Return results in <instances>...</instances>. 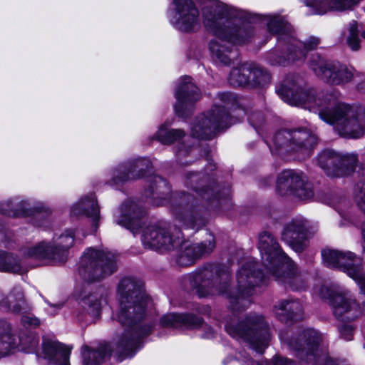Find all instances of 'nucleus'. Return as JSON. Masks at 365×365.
<instances>
[{
    "mask_svg": "<svg viewBox=\"0 0 365 365\" xmlns=\"http://www.w3.org/2000/svg\"><path fill=\"white\" fill-rule=\"evenodd\" d=\"M225 329L232 337L247 341L259 354L263 353L270 339L267 322L262 316L255 314H249L237 324L235 319L227 321Z\"/></svg>",
    "mask_w": 365,
    "mask_h": 365,
    "instance_id": "obj_6",
    "label": "nucleus"
},
{
    "mask_svg": "<svg viewBox=\"0 0 365 365\" xmlns=\"http://www.w3.org/2000/svg\"><path fill=\"white\" fill-rule=\"evenodd\" d=\"M250 68V85L264 86L270 81L269 73L255 63L248 64Z\"/></svg>",
    "mask_w": 365,
    "mask_h": 365,
    "instance_id": "obj_40",
    "label": "nucleus"
},
{
    "mask_svg": "<svg viewBox=\"0 0 365 365\" xmlns=\"http://www.w3.org/2000/svg\"><path fill=\"white\" fill-rule=\"evenodd\" d=\"M320 43V39L319 38L312 36L309 38L307 41L304 43V49L308 51L312 49H314L317 47V46Z\"/></svg>",
    "mask_w": 365,
    "mask_h": 365,
    "instance_id": "obj_48",
    "label": "nucleus"
},
{
    "mask_svg": "<svg viewBox=\"0 0 365 365\" xmlns=\"http://www.w3.org/2000/svg\"><path fill=\"white\" fill-rule=\"evenodd\" d=\"M116 269V256L113 253L92 247L86 250L78 267L80 275L88 282L100 281Z\"/></svg>",
    "mask_w": 365,
    "mask_h": 365,
    "instance_id": "obj_8",
    "label": "nucleus"
},
{
    "mask_svg": "<svg viewBox=\"0 0 365 365\" xmlns=\"http://www.w3.org/2000/svg\"><path fill=\"white\" fill-rule=\"evenodd\" d=\"M307 226L303 220L289 222L282 233V239L295 252H302L307 247Z\"/></svg>",
    "mask_w": 365,
    "mask_h": 365,
    "instance_id": "obj_22",
    "label": "nucleus"
},
{
    "mask_svg": "<svg viewBox=\"0 0 365 365\" xmlns=\"http://www.w3.org/2000/svg\"><path fill=\"white\" fill-rule=\"evenodd\" d=\"M309 67L319 78L331 85H344L353 78L352 72L345 66L329 61L318 55L312 56Z\"/></svg>",
    "mask_w": 365,
    "mask_h": 365,
    "instance_id": "obj_12",
    "label": "nucleus"
},
{
    "mask_svg": "<svg viewBox=\"0 0 365 365\" xmlns=\"http://www.w3.org/2000/svg\"><path fill=\"white\" fill-rule=\"evenodd\" d=\"M176 25L182 31H190L199 24V12L192 0H173Z\"/></svg>",
    "mask_w": 365,
    "mask_h": 365,
    "instance_id": "obj_20",
    "label": "nucleus"
},
{
    "mask_svg": "<svg viewBox=\"0 0 365 365\" xmlns=\"http://www.w3.org/2000/svg\"><path fill=\"white\" fill-rule=\"evenodd\" d=\"M2 267L0 271L12 272L22 274L27 272V268L22 265L19 258L13 254L4 252V259L2 260Z\"/></svg>",
    "mask_w": 365,
    "mask_h": 365,
    "instance_id": "obj_39",
    "label": "nucleus"
},
{
    "mask_svg": "<svg viewBox=\"0 0 365 365\" xmlns=\"http://www.w3.org/2000/svg\"><path fill=\"white\" fill-rule=\"evenodd\" d=\"M218 97L220 99V101L227 104L236 101V96L231 93H219Z\"/></svg>",
    "mask_w": 365,
    "mask_h": 365,
    "instance_id": "obj_50",
    "label": "nucleus"
},
{
    "mask_svg": "<svg viewBox=\"0 0 365 365\" xmlns=\"http://www.w3.org/2000/svg\"><path fill=\"white\" fill-rule=\"evenodd\" d=\"M160 323L163 327L191 329L199 327L202 319L192 314L170 313L163 315Z\"/></svg>",
    "mask_w": 365,
    "mask_h": 365,
    "instance_id": "obj_25",
    "label": "nucleus"
},
{
    "mask_svg": "<svg viewBox=\"0 0 365 365\" xmlns=\"http://www.w3.org/2000/svg\"><path fill=\"white\" fill-rule=\"evenodd\" d=\"M281 98L291 106H299L319 113V118L334 126L342 137L359 138L365 133V113L359 108L338 102L339 93H317L304 89L302 81L288 78L277 90Z\"/></svg>",
    "mask_w": 365,
    "mask_h": 365,
    "instance_id": "obj_1",
    "label": "nucleus"
},
{
    "mask_svg": "<svg viewBox=\"0 0 365 365\" xmlns=\"http://www.w3.org/2000/svg\"><path fill=\"white\" fill-rule=\"evenodd\" d=\"M215 247L214 237L210 235L209 238L205 242L185 247V250L180 256L178 262L182 265L192 264L195 258L211 253Z\"/></svg>",
    "mask_w": 365,
    "mask_h": 365,
    "instance_id": "obj_28",
    "label": "nucleus"
},
{
    "mask_svg": "<svg viewBox=\"0 0 365 365\" xmlns=\"http://www.w3.org/2000/svg\"><path fill=\"white\" fill-rule=\"evenodd\" d=\"M24 257L36 259H46L49 262H58L56 253L51 242L42 241L35 245L24 247L21 250Z\"/></svg>",
    "mask_w": 365,
    "mask_h": 365,
    "instance_id": "obj_32",
    "label": "nucleus"
},
{
    "mask_svg": "<svg viewBox=\"0 0 365 365\" xmlns=\"http://www.w3.org/2000/svg\"><path fill=\"white\" fill-rule=\"evenodd\" d=\"M43 349L46 356L51 362L58 365H70L71 348L58 342L45 341Z\"/></svg>",
    "mask_w": 365,
    "mask_h": 365,
    "instance_id": "obj_30",
    "label": "nucleus"
},
{
    "mask_svg": "<svg viewBox=\"0 0 365 365\" xmlns=\"http://www.w3.org/2000/svg\"><path fill=\"white\" fill-rule=\"evenodd\" d=\"M347 43L353 51H357L359 48V38L356 22H353L350 24Z\"/></svg>",
    "mask_w": 365,
    "mask_h": 365,
    "instance_id": "obj_43",
    "label": "nucleus"
},
{
    "mask_svg": "<svg viewBox=\"0 0 365 365\" xmlns=\"http://www.w3.org/2000/svg\"><path fill=\"white\" fill-rule=\"evenodd\" d=\"M354 200L358 207L365 213V183H359L356 185Z\"/></svg>",
    "mask_w": 365,
    "mask_h": 365,
    "instance_id": "obj_44",
    "label": "nucleus"
},
{
    "mask_svg": "<svg viewBox=\"0 0 365 365\" xmlns=\"http://www.w3.org/2000/svg\"><path fill=\"white\" fill-rule=\"evenodd\" d=\"M191 148L189 147V148H185L184 145H181L178 149V151H177V155L179 158H181V157H183V156H185L187 155L189 152L190 151Z\"/></svg>",
    "mask_w": 365,
    "mask_h": 365,
    "instance_id": "obj_52",
    "label": "nucleus"
},
{
    "mask_svg": "<svg viewBox=\"0 0 365 365\" xmlns=\"http://www.w3.org/2000/svg\"><path fill=\"white\" fill-rule=\"evenodd\" d=\"M267 29L269 33L272 34H279L280 38L283 34L290 36L292 33L291 25L283 18L280 16H267Z\"/></svg>",
    "mask_w": 365,
    "mask_h": 365,
    "instance_id": "obj_37",
    "label": "nucleus"
},
{
    "mask_svg": "<svg viewBox=\"0 0 365 365\" xmlns=\"http://www.w3.org/2000/svg\"><path fill=\"white\" fill-rule=\"evenodd\" d=\"M151 168L149 160L138 159L128 165H120L114 172L113 180L115 183H123L130 179L140 178L144 176L145 172Z\"/></svg>",
    "mask_w": 365,
    "mask_h": 365,
    "instance_id": "obj_23",
    "label": "nucleus"
},
{
    "mask_svg": "<svg viewBox=\"0 0 365 365\" xmlns=\"http://www.w3.org/2000/svg\"><path fill=\"white\" fill-rule=\"evenodd\" d=\"M144 211L132 200L125 201L115 213L116 224L130 230L135 234L141 227L140 219Z\"/></svg>",
    "mask_w": 365,
    "mask_h": 365,
    "instance_id": "obj_21",
    "label": "nucleus"
},
{
    "mask_svg": "<svg viewBox=\"0 0 365 365\" xmlns=\"http://www.w3.org/2000/svg\"><path fill=\"white\" fill-rule=\"evenodd\" d=\"M361 0H306V5L314 9V14L322 15L329 11L351 9Z\"/></svg>",
    "mask_w": 365,
    "mask_h": 365,
    "instance_id": "obj_26",
    "label": "nucleus"
},
{
    "mask_svg": "<svg viewBox=\"0 0 365 365\" xmlns=\"http://www.w3.org/2000/svg\"><path fill=\"white\" fill-rule=\"evenodd\" d=\"M75 236L76 230H66L51 242L58 262H65L67 260L68 250L74 245Z\"/></svg>",
    "mask_w": 365,
    "mask_h": 365,
    "instance_id": "obj_31",
    "label": "nucleus"
},
{
    "mask_svg": "<svg viewBox=\"0 0 365 365\" xmlns=\"http://www.w3.org/2000/svg\"><path fill=\"white\" fill-rule=\"evenodd\" d=\"M21 202L6 201L0 203V213L12 217H17L25 213L24 209L21 207Z\"/></svg>",
    "mask_w": 365,
    "mask_h": 365,
    "instance_id": "obj_42",
    "label": "nucleus"
},
{
    "mask_svg": "<svg viewBox=\"0 0 365 365\" xmlns=\"http://www.w3.org/2000/svg\"><path fill=\"white\" fill-rule=\"evenodd\" d=\"M322 256L325 266L343 271L356 283L365 278L361 259L354 252L324 249Z\"/></svg>",
    "mask_w": 365,
    "mask_h": 365,
    "instance_id": "obj_10",
    "label": "nucleus"
},
{
    "mask_svg": "<svg viewBox=\"0 0 365 365\" xmlns=\"http://www.w3.org/2000/svg\"><path fill=\"white\" fill-rule=\"evenodd\" d=\"M273 365H294V364L287 359V358H283L281 356H277L272 360Z\"/></svg>",
    "mask_w": 365,
    "mask_h": 365,
    "instance_id": "obj_51",
    "label": "nucleus"
},
{
    "mask_svg": "<svg viewBox=\"0 0 365 365\" xmlns=\"http://www.w3.org/2000/svg\"><path fill=\"white\" fill-rule=\"evenodd\" d=\"M142 242L150 249L171 250L182 245V235L179 230L174 235L165 227L153 225L143 230Z\"/></svg>",
    "mask_w": 365,
    "mask_h": 365,
    "instance_id": "obj_14",
    "label": "nucleus"
},
{
    "mask_svg": "<svg viewBox=\"0 0 365 365\" xmlns=\"http://www.w3.org/2000/svg\"><path fill=\"white\" fill-rule=\"evenodd\" d=\"M361 0H306V5L314 9V14L322 15L329 11L351 9Z\"/></svg>",
    "mask_w": 365,
    "mask_h": 365,
    "instance_id": "obj_27",
    "label": "nucleus"
},
{
    "mask_svg": "<svg viewBox=\"0 0 365 365\" xmlns=\"http://www.w3.org/2000/svg\"><path fill=\"white\" fill-rule=\"evenodd\" d=\"M0 309L10 311L15 314H21L30 310L24 292L21 287L14 286L6 297L0 292Z\"/></svg>",
    "mask_w": 365,
    "mask_h": 365,
    "instance_id": "obj_24",
    "label": "nucleus"
},
{
    "mask_svg": "<svg viewBox=\"0 0 365 365\" xmlns=\"http://www.w3.org/2000/svg\"><path fill=\"white\" fill-rule=\"evenodd\" d=\"M21 322L24 326L36 328L40 325V320L32 314L23 315Z\"/></svg>",
    "mask_w": 365,
    "mask_h": 365,
    "instance_id": "obj_46",
    "label": "nucleus"
},
{
    "mask_svg": "<svg viewBox=\"0 0 365 365\" xmlns=\"http://www.w3.org/2000/svg\"><path fill=\"white\" fill-rule=\"evenodd\" d=\"M277 190L281 195H293L302 200L310 199L314 195L305 177L293 170H284L279 175Z\"/></svg>",
    "mask_w": 365,
    "mask_h": 365,
    "instance_id": "obj_16",
    "label": "nucleus"
},
{
    "mask_svg": "<svg viewBox=\"0 0 365 365\" xmlns=\"http://www.w3.org/2000/svg\"><path fill=\"white\" fill-rule=\"evenodd\" d=\"M317 163L327 175L343 177L349 175L354 170L357 158L354 154L326 150L318 155Z\"/></svg>",
    "mask_w": 365,
    "mask_h": 365,
    "instance_id": "obj_13",
    "label": "nucleus"
},
{
    "mask_svg": "<svg viewBox=\"0 0 365 365\" xmlns=\"http://www.w3.org/2000/svg\"><path fill=\"white\" fill-rule=\"evenodd\" d=\"M38 338L32 333L21 335L17 341L11 324L0 319V358L8 356L16 349L29 352L38 345Z\"/></svg>",
    "mask_w": 365,
    "mask_h": 365,
    "instance_id": "obj_15",
    "label": "nucleus"
},
{
    "mask_svg": "<svg viewBox=\"0 0 365 365\" xmlns=\"http://www.w3.org/2000/svg\"><path fill=\"white\" fill-rule=\"evenodd\" d=\"M361 234L364 241V251L365 252V222H364L361 226Z\"/></svg>",
    "mask_w": 365,
    "mask_h": 365,
    "instance_id": "obj_54",
    "label": "nucleus"
},
{
    "mask_svg": "<svg viewBox=\"0 0 365 365\" xmlns=\"http://www.w3.org/2000/svg\"><path fill=\"white\" fill-rule=\"evenodd\" d=\"M177 103L175 110L178 115L185 117L188 115L192 104L200 98L198 88L191 81L190 76L181 80L175 91Z\"/></svg>",
    "mask_w": 365,
    "mask_h": 365,
    "instance_id": "obj_19",
    "label": "nucleus"
},
{
    "mask_svg": "<svg viewBox=\"0 0 365 365\" xmlns=\"http://www.w3.org/2000/svg\"><path fill=\"white\" fill-rule=\"evenodd\" d=\"M230 116L222 106H215L205 115L197 119L191 128L192 135L197 138L209 140L216 132L228 127Z\"/></svg>",
    "mask_w": 365,
    "mask_h": 365,
    "instance_id": "obj_11",
    "label": "nucleus"
},
{
    "mask_svg": "<svg viewBox=\"0 0 365 365\" xmlns=\"http://www.w3.org/2000/svg\"><path fill=\"white\" fill-rule=\"evenodd\" d=\"M110 351L107 344L102 345L95 350L85 345L81 349L83 365H100L107 356L110 355Z\"/></svg>",
    "mask_w": 365,
    "mask_h": 365,
    "instance_id": "obj_33",
    "label": "nucleus"
},
{
    "mask_svg": "<svg viewBox=\"0 0 365 365\" xmlns=\"http://www.w3.org/2000/svg\"><path fill=\"white\" fill-rule=\"evenodd\" d=\"M276 314L290 320H300L303 316V307L298 300L282 301L276 307Z\"/></svg>",
    "mask_w": 365,
    "mask_h": 365,
    "instance_id": "obj_34",
    "label": "nucleus"
},
{
    "mask_svg": "<svg viewBox=\"0 0 365 365\" xmlns=\"http://www.w3.org/2000/svg\"><path fill=\"white\" fill-rule=\"evenodd\" d=\"M359 88L363 91H365V80L359 84Z\"/></svg>",
    "mask_w": 365,
    "mask_h": 365,
    "instance_id": "obj_56",
    "label": "nucleus"
},
{
    "mask_svg": "<svg viewBox=\"0 0 365 365\" xmlns=\"http://www.w3.org/2000/svg\"><path fill=\"white\" fill-rule=\"evenodd\" d=\"M355 327L354 324L345 322H341V324L339 326V331L340 336L345 340H351L353 339Z\"/></svg>",
    "mask_w": 365,
    "mask_h": 365,
    "instance_id": "obj_45",
    "label": "nucleus"
},
{
    "mask_svg": "<svg viewBox=\"0 0 365 365\" xmlns=\"http://www.w3.org/2000/svg\"><path fill=\"white\" fill-rule=\"evenodd\" d=\"M240 17L235 9L217 1L203 9V24L215 36L210 43V51L224 65L232 61V45L246 43L253 34L252 26Z\"/></svg>",
    "mask_w": 365,
    "mask_h": 365,
    "instance_id": "obj_4",
    "label": "nucleus"
},
{
    "mask_svg": "<svg viewBox=\"0 0 365 365\" xmlns=\"http://www.w3.org/2000/svg\"><path fill=\"white\" fill-rule=\"evenodd\" d=\"M197 173H189L187 175L186 184L187 186L193 187L194 190L200 195L203 199L206 200H210L211 197H220L218 194L214 193V190L211 188L208 189H199L196 187L194 183L200 178Z\"/></svg>",
    "mask_w": 365,
    "mask_h": 365,
    "instance_id": "obj_41",
    "label": "nucleus"
},
{
    "mask_svg": "<svg viewBox=\"0 0 365 365\" xmlns=\"http://www.w3.org/2000/svg\"><path fill=\"white\" fill-rule=\"evenodd\" d=\"M251 124L255 126L260 125L264 121V117L260 112H254L249 117Z\"/></svg>",
    "mask_w": 365,
    "mask_h": 365,
    "instance_id": "obj_47",
    "label": "nucleus"
},
{
    "mask_svg": "<svg viewBox=\"0 0 365 365\" xmlns=\"http://www.w3.org/2000/svg\"><path fill=\"white\" fill-rule=\"evenodd\" d=\"M107 295L106 289L103 287H96L84 284L76 290V300L82 309L89 315L97 317L100 314L103 302Z\"/></svg>",
    "mask_w": 365,
    "mask_h": 365,
    "instance_id": "obj_18",
    "label": "nucleus"
},
{
    "mask_svg": "<svg viewBox=\"0 0 365 365\" xmlns=\"http://www.w3.org/2000/svg\"><path fill=\"white\" fill-rule=\"evenodd\" d=\"M291 45L294 46L293 50H291L288 54L287 59L285 58L277 57L274 53H270L268 57V61L272 65H283L284 66L288 61H294L297 59L303 58L305 56L304 51L301 49L302 43L297 42L295 39L291 38L289 39Z\"/></svg>",
    "mask_w": 365,
    "mask_h": 365,
    "instance_id": "obj_35",
    "label": "nucleus"
},
{
    "mask_svg": "<svg viewBox=\"0 0 365 365\" xmlns=\"http://www.w3.org/2000/svg\"><path fill=\"white\" fill-rule=\"evenodd\" d=\"M258 248L267 274L292 286V281L297 279L294 265L270 232H263L259 235Z\"/></svg>",
    "mask_w": 365,
    "mask_h": 365,
    "instance_id": "obj_5",
    "label": "nucleus"
},
{
    "mask_svg": "<svg viewBox=\"0 0 365 365\" xmlns=\"http://www.w3.org/2000/svg\"><path fill=\"white\" fill-rule=\"evenodd\" d=\"M195 201L192 195L183 194L178 204L173 206L172 212L175 217L186 227L197 230L205 225V220Z\"/></svg>",
    "mask_w": 365,
    "mask_h": 365,
    "instance_id": "obj_17",
    "label": "nucleus"
},
{
    "mask_svg": "<svg viewBox=\"0 0 365 365\" xmlns=\"http://www.w3.org/2000/svg\"><path fill=\"white\" fill-rule=\"evenodd\" d=\"M264 275L257 269V264L248 262L243 264L236 274V286L228 292L230 272L228 269L217 270L205 268L190 276L191 285L196 289L200 297L210 294L225 295L230 299L233 314L247 308L250 304L249 297L255 288L262 281Z\"/></svg>",
    "mask_w": 365,
    "mask_h": 365,
    "instance_id": "obj_3",
    "label": "nucleus"
},
{
    "mask_svg": "<svg viewBox=\"0 0 365 365\" xmlns=\"http://www.w3.org/2000/svg\"><path fill=\"white\" fill-rule=\"evenodd\" d=\"M185 136V133L181 129H168L165 125H162L155 138L163 144L170 145L180 140Z\"/></svg>",
    "mask_w": 365,
    "mask_h": 365,
    "instance_id": "obj_38",
    "label": "nucleus"
},
{
    "mask_svg": "<svg viewBox=\"0 0 365 365\" xmlns=\"http://www.w3.org/2000/svg\"><path fill=\"white\" fill-rule=\"evenodd\" d=\"M319 295L329 300L335 317L341 322H351L360 317L364 309L346 289L337 285L322 286Z\"/></svg>",
    "mask_w": 365,
    "mask_h": 365,
    "instance_id": "obj_7",
    "label": "nucleus"
},
{
    "mask_svg": "<svg viewBox=\"0 0 365 365\" xmlns=\"http://www.w3.org/2000/svg\"><path fill=\"white\" fill-rule=\"evenodd\" d=\"M230 83L233 86L250 85V68L248 64L232 69L229 78Z\"/></svg>",
    "mask_w": 365,
    "mask_h": 365,
    "instance_id": "obj_36",
    "label": "nucleus"
},
{
    "mask_svg": "<svg viewBox=\"0 0 365 365\" xmlns=\"http://www.w3.org/2000/svg\"><path fill=\"white\" fill-rule=\"evenodd\" d=\"M361 36L365 39V31L361 33Z\"/></svg>",
    "mask_w": 365,
    "mask_h": 365,
    "instance_id": "obj_57",
    "label": "nucleus"
},
{
    "mask_svg": "<svg viewBox=\"0 0 365 365\" xmlns=\"http://www.w3.org/2000/svg\"><path fill=\"white\" fill-rule=\"evenodd\" d=\"M71 212L73 215H86L92 218L93 225L95 229L97 228L100 211L94 195L82 198L72 207Z\"/></svg>",
    "mask_w": 365,
    "mask_h": 365,
    "instance_id": "obj_29",
    "label": "nucleus"
},
{
    "mask_svg": "<svg viewBox=\"0 0 365 365\" xmlns=\"http://www.w3.org/2000/svg\"><path fill=\"white\" fill-rule=\"evenodd\" d=\"M151 189L153 190L154 187L156 189L167 187L166 181L160 176H153L151 179Z\"/></svg>",
    "mask_w": 365,
    "mask_h": 365,
    "instance_id": "obj_49",
    "label": "nucleus"
},
{
    "mask_svg": "<svg viewBox=\"0 0 365 365\" xmlns=\"http://www.w3.org/2000/svg\"><path fill=\"white\" fill-rule=\"evenodd\" d=\"M4 259V252H0V269H4V267H2V260Z\"/></svg>",
    "mask_w": 365,
    "mask_h": 365,
    "instance_id": "obj_55",
    "label": "nucleus"
},
{
    "mask_svg": "<svg viewBox=\"0 0 365 365\" xmlns=\"http://www.w3.org/2000/svg\"><path fill=\"white\" fill-rule=\"evenodd\" d=\"M207 329H208L209 331L205 333V336L206 338L213 337L214 336V332H213L212 329L210 327H208Z\"/></svg>",
    "mask_w": 365,
    "mask_h": 365,
    "instance_id": "obj_53",
    "label": "nucleus"
},
{
    "mask_svg": "<svg viewBox=\"0 0 365 365\" xmlns=\"http://www.w3.org/2000/svg\"><path fill=\"white\" fill-rule=\"evenodd\" d=\"M119 309L113 319L122 326L116 333V349L123 356H133L139 339L148 335L153 326L143 323L150 299L140 281L131 277L123 278L118 285Z\"/></svg>",
    "mask_w": 365,
    "mask_h": 365,
    "instance_id": "obj_2",
    "label": "nucleus"
},
{
    "mask_svg": "<svg viewBox=\"0 0 365 365\" xmlns=\"http://www.w3.org/2000/svg\"><path fill=\"white\" fill-rule=\"evenodd\" d=\"M317 143V137L314 134L306 128H299L277 131L273 136L269 147L272 153L275 154L301 152L308 155Z\"/></svg>",
    "mask_w": 365,
    "mask_h": 365,
    "instance_id": "obj_9",
    "label": "nucleus"
}]
</instances>
